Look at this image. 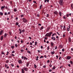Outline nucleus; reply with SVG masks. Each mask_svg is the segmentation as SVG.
Returning <instances> with one entry per match:
<instances>
[{"instance_id":"obj_6","label":"nucleus","mask_w":73,"mask_h":73,"mask_svg":"<svg viewBox=\"0 0 73 73\" xmlns=\"http://www.w3.org/2000/svg\"><path fill=\"white\" fill-rule=\"evenodd\" d=\"M5 7V6L4 5L3 6H1V10H3V9H4Z\"/></svg>"},{"instance_id":"obj_18","label":"nucleus","mask_w":73,"mask_h":73,"mask_svg":"<svg viewBox=\"0 0 73 73\" xmlns=\"http://www.w3.org/2000/svg\"><path fill=\"white\" fill-rule=\"evenodd\" d=\"M22 73H24V70L23 69H22Z\"/></svg>"},{"instance_id":"obj_53","label":"nucleus","mask_w":73,"mask_h":73,"mask_svg":"<svg viewBox=\"0 0 73 73\" xmlns=\"http://www.w3.org/2000/svg\"><path fill=\"white\" fill-rule=\"evenodd\" d=\"M49 46H48L47 47V50H49Z\"/></svg>"},{"instance_id":"obj_3","label":"nucleus","mask_w":73,"mask_h":73,"mask_svg":"<svg viewBox=\"0 0 73 73\" xmlns=\"http://www.w3.org/2000/svg\"><path fill=\"white\" fill-rule=\"evenodd\" d=\"M24 23H27L28 21L25 18H23L22 19Z\"/></svg>"},{"instance_id":"obj_19","label":"nucleus","mask_w":73,"mask_h":73,"mask_svg":"<svg viewBox=\"0 0 73 73\" xmlns=\"http://www.w3.org/2000/svg\"><path fill=\"white\" fill-rule=\"evenodd\" d=\"M55 68H56V67H55V66H54L53 67V68H52V70H54L55 69Z\"/></svg>"},{"instance_id":"obj_1","label":"nucleus","mask_w":73,"mask_h":73,"mask_svg":"<svg viewBox=\"0 0 73 73\" xmlns=\"http://www.w3.org/2000/svg\"><path fill=\"white\" fill-rule=\"evenodd\" d=\"M52 34V32H50L49 33H47L45 35L46 37H50L51 35Z\"/></svg>"},{"instance_id":"obj_39","label":"nucleus","mask_w":73,"mask_h":73,"mask_svg":"<svg viewBox=\"0 0 73 73\" xmlns=\"http://www.w3.org/2000/svg\"><path fill=\"white\" fill-rule=\"evenodd\" d=\"M9 33L10 35H11L12 34V33H11V32H9Z\"/></svg>"},{"instance_id":"obj_24","label":"nucleus","mask_w":73,"mask_h":73,"mask_svg":"<svg viewBox=\"0 0 73 73\" xmlns=\"http://www.w3.org/2000/svg\"><path fill=\"white\" fill-rule=\"evenodd\" d=\"M51 44L52 46H53V42H51Z\"/></svg>"},{"instance_id":"obj_25","label":"nucleus","mask_w":73,"mask_h":73,"mask_svg":"<svg viewBox=\"0 0 73 73\" xmlns=\"http://www.w3.org/2000/svg\"><path fill=\"white\" fill-rule=\"evenodd\" d=\"M61 12H59V15L60 16H61Z\"/></svg>"},{"instance_id":"obj_27","label":"nucleus","mask_w":73,"mask_h":73,"mask_svg":"<svg viewBox=\"0 0 73 73\" xmlns=\"http://www.w3.org/2000/svg\"><path fill=\"white\" fill-rule=\"evenodd\" d=\"M70 63L71 65H73V62L72 61H70Z\"/></svg>"},{"instance_id":"obj_20","label":"nucleus","mask_w":73,"mask_h":73,"mask_svg":"<svg viewBox=\"0 0 73 73\" xmlns=\"http://www.w3.org/2000/svg\"><path fill=\"white\" fill-rule=\"evenodd\" d=\"M0 15L1 16H3V13L1 12H0Z\"/></svg>"},{"instance_id":"obj_14","label":"nucleus","mask_w":73,"mask_h":73,"mask_svg":"<svg viewBox=\"0 0 73 73\" xmlns=\"http://www.w3.org/2000/svg\"><path fill=\"white\" fill-rule=\"evenodd\" d=\"M46 1H47V3H48L49 1V0H44V3H46Z\"/></svg>"},{"instance_id":"obj_64","label":"nucleus","mask_w":73,"mask_h":73,"mask_svg":"<svg viewBox=\"0 0 73 73\" xmlns=\"http://www.w3.org/2000/svg\"><path fill=\"white\" fill-rule=\"evenodd\" d=\"M39 16H40V15L38 14L37 15V17H39Z\"/></svg>"},{"instance_id":"obj_13","label":"nucleus","mask_w":73,"mask_h":73,"mask_svg":"<svg viewBox=\"0 0 73 73\" xmlns=\"http://www.w3.org/2000/svg\"><path fill=\"white\" fill-rule=\"evenodd\" d=\"M63 29L64 31H65L66 30V27H65V25L64 26Z\"/></svg>"},{"instance_id":"obj_46","label":"nucleus","mask_w":73,"mask_h":73,"mask_svg":"<svg viewBox=\"0 0 73 73\" xmlns=\"http://www.w3.org/2000/svg\"><path fill=\"white\" fill-rule=\"evenodd\" d=\"M22 32H25V30L23 29V30L22 31Z\"/></svg>"},{"instance_id":"obj_63","label":"nucleus","mask_w":73,"mask_h":73,"mask_svg":"<svg viewBox=\"0 0 73 73\" xmlns=\"http://www.w3.org/2000/svg\"><path fill=\"white\" fill-rule=\"evenodd\" d=\"M5 67H7V64H5Z\"/></svg>"},{"instance_id":"obj_52","label":"nucleus","mask_w":73,"mask_h":73,"mask_svg":"<svg viewBox=\"0 0 73 73\" xmlns=\"http://www.w3.org/2000/svg\"><path fill=\"white\" fill-rule=\"evenodd\" d=\"M9 14H11V13L10 12L8 13L7 15H9Z\"/></svg>"},{"instance_id":"obj_51","label":"nucleus","mask_w":73,"mask_h":73,"mask_svg":"<svg viewBox=\"0 0 73 73\" xmlns=\"http://www.w3.org/2000/svg\"><path fill=\"white\" fill-rule=\"evenodd\" d=\"M11 65L12 66H13V67L14 66V65H13V64H11Z\"/></svg>"},{"instance_id":"obj_42","label":"nucleus","mask_w":73,"mask_h":73,"mask_svg":"<svg viewBox=\"0 0 73 73\" xmlns=\"http://www.w3.org/2000/svg\"><path fill=\"white\" fill-rule=\"evenodd\" d=\"M66 16H67V17H69V14H67Z\"/></svg>"},{"instance_id":"obj_30","label":"nucleus","mask_w":73,"mask_h":73,"mask_svg":"<svg viewBox=\"0 0 73 73\" xmlns=\"http://www.w3.org/2000/svg\"><path fill=\"white\" fill-rule=\"evenodd\" d=\"M1 54H4V55H5V54H4V52H1Z\"/></svg>"},{"instance_id":"obj_31","label":"nucleus","mask_w":73,"mask_h":73,"mask_svg":"<svg viewBox=\"0 0 73 73\" xmlns=\"http://www.w3.org/2000/svg\"><path fill=\"white\" fill-rule=\"evenodd\" d=\"M14 12H17V9H14Z\"/></svg>"},{"instance_id":"obj_16","label":"nucleus","mask_w":73,"mask_h":73,"mask_svg":"<svg viewBox=\"0 0 73 73\" xmlns=\"http://www.w3.org/2000/svg\"><path fill=\"white\" fill-rule=\"evenodd\" d=\"M68 41L69 42H71V38L70 37L68 38Z\"/></svg>"},{"instance_id":"obj_38","label":"nucleus","mask_w":73,"mask_h":73,"mask_svg":"<svg viewBox=\"0 0 73 73\" xmlns=\"http://www.w3.org/2000/svg\"><path fill=\"white\" fill-rule=\"evenodd\" d=\"M44 58V57L42 56H41L40 57V58Z\"/></svg>"},{"instance_id":"obj_17","label":"nucleus","mask_w":73,"mask_h":73,"mask_svg":"<svg viewBox=\"0 0 73 73\" xmlns=\"http://www.w3.org/2000/svg\"><path fill=\"white\" fill-rule=\"evenodd\" d=\"M59 47L60 48H62V45H61V44H60L59 46Z\"/></svg>"},{"instance_id":"obj_23","label":"nucleus","mask_w":73,"mask_h":73,"mask_svg":"<svg viewBox=\"0 0 73 73\" xmlns=\"http://www.w3.org/2000/svg\"><path fill=\"white\" fill-rule=\"evenodd\" d=\"M44 29V28L43 27V26H42L40 28V30H41L42 29Z\"/></svg>"},{"instance_id":"obj_62","label":"nucleus","mask_w":73,"mask_h":73,"mask_svg":"<svg viewBox=\"0 0 73 73\" xmlns=\"http://www.w3.org/2000/svg\"><path fill=\"white\" fill-rule=\"evenodd\" d=\"M49 72H52V70L50 69V70H49Z\"/></svg>"},{"instance_id":"obj_58","label":"nucleus","mask_w":73,"mask_h":73,"mask_svg":"<svg viewBox=\"0 0 73 73\" xmlns=\"http://www.w3.org/2000/svg\"><path fill=\"white\" fill-rule=\"evenodd\" d=\"M46 42L47 44H49V41H47Z\"/></svg>"},{"instance_id":"obj_60","label":"nucleus","mask_w":73,"mask_h":73,"mask_svg":"<svg viewBox=\"0 0 73 73\" xmlns=\"http://www.w3.org/2000/svg\"><path fill=\"white\" fill-rule=\"evenodd\" d=\"M24 56H22L21 57V58H22V59H23V58H24Z\"/></svg>"},{"instance_id":"obj_21","label":"nucleus","mask_w":73,"mask_h":73,"mask_svg":"<svg viewBox=\"0 0 73 73\" xmlns=\"http://www.w3.org/2000/svg\"><path fill=\"white\" fill-rule=\"evenodd\" d=\"M1 40H3V36H2L1 37Z\"/></svg>"},{"instance_id":"obj_22","label":"nucleus","mask_w":73,"mask_h":73,"mask_svg":"<svg viewBox=\"0 0 73 73\" xmlns=\"http://www.w3.org/2000/svg\"><path fill=\"white\" fill-rule=\"evenodd\" d=\"M51 53L52 54H54V51H53L52 52H51Z\"/></svg>"},{"instance_id":"obj_56","label":"nucleus","mask_w":73,"mask_h":73,"mask_svg":"<svg viewBox=\"0 0 73 73\" xmlns=\"http://www.w3.org/2000/svg\"><path fill=\"white\" fill-rule=\"evenodd\" d=\"M38 25L39 26H41V24L39 23L38 24Z\"/></svg>"},{"instance_id":"obj_55","label":"nucleus","mask_w":73,"mask_h":73,"mask_svg":"<svg viewBox=\"0 0 73 73\" xmlns=\"http://www.w3.org/2000/svg\"><path fill=\"white\" fill-rule=\"evenodd\" d=\"M46 17H49V15L48 14H47L46 15Z\"/></svg>"},{"instance_id":"obj_35","label":"nucleus","mask_w":73,"mask_h":73,"mask_svg":"<svg viewBox=\"0 0 73 73\" xmlns=\"http://www.w3.org/2000/svg\"><path fill=\"white\" fill-rule=\"evenodd\" d=\"M50 29V28L49 27H47V30H48V31H49V30Z\"/></svg>"},{"instance_id":"obj_49","label":"nucleus","mask_w":73,"mask_h":73,"mask_svg":"<svg viewBox=\"0 0 73 73\" xmlns=\"http://www.w3.org/2000/svg\"><path fill=\"white\" fill-rule=\"evenodd\" d=\"M63 37H65V34L63 35Z\"/></svg>"},{"instance_id":"obj_61","label":"nucleus","mask_w":73,"mask_h":73,"mask_svg":"<svg viewBox=\"0 0 73 73\" xmlns=\"http://www.w3.org/2000/svg\"><path fill=\"white\" fill-rule=\"evenodd\" d=\"M50 62V61H49V60H48L47 61V63H48V62Z\"/></svg>"},{"instance_id":"obj_12","label":"nucleus","mask_w":73,"mask_h":73,"mask_svg":"<svg viewBox=\"0 0 73 73\" xmlns=\"http://www.w3.org/2000/svg\"><path fill=\"white\" fill-rule=\"evenodd\" d=\"M23 69L25 71H27V70H28V69L27 68H25V67H24Z\"/></svg>"},{"instance_id":"obj_37","label":"nucleus","mask_w":73,"mask_h":73,"mask_svg":"<svg viewBox=\"0 0 73 73\" xmlns=\"http://www.w3.org/2000/svg\"><path fill=\"white\" fill-rule=\"evenodd\" d=\"M11 48L12 49H13L14 48V46H11Z\"/></svg>"},{"instance_id":"obj_2","label":"nucleus","mask_w":73,"mask_h":73,"mask_svg":"<svg viewBox=\"0 0 73 73\" xmlns=\"http://www.w3.org/2000/svg\"><path fill=\"white\" fill-rule=\"evenodd\" d=\"M59 4L61 5H62L64 4L63 0H60L59 1Z\"/></svg>"},{"instance_id":"obj_36","label":"nucleus","mask_w":73,"mask_h":73,"mask_svg":"<svg viewBox=\"0 0 73 73\" xmlns=\"http://www.w3.org/2000/svg\"><path fill=\"white\" fill-rule=\"evenodd\" d=\"M21 17H24V15H22L21 16Z\"/></svg>"},{"instance_id":"obj_4","label":"nucleus","mask_w":73,"mask_h":73,"mask_svg":"<svg viewBox=\"0 0 73 73\" xmlns=\"http://www.w3.org/2000/svg\"><path fill=\"white\" fill-rule=\"evenodd\" d=\"M71 58V56H68L67 57L66 59L67 60H70Z\"/></svg>"},{"instance_id":"obj_5","label":"nucleus","mask_w":73,"mask_h":73,"mask_svg":"<svg viewBox=\"0 0 73 73\" xmlns=\"http://www.w3.org/2000/svg\"><path fill=\"white\" fill-rule=\"evenodd\" d=\"M54 14H55V15H57V16L58 15L57 14H58V13L57 12L55 11L54 12Z\"/></svg>"},{"instance_id":"obj_41","label":"nucleus","mask_w":73,"mask_h":73,"mask_svg":"<svg viewBox=\"0 0 73 73\" xmlns=\"http://www.w3.org/2000/svg\"><path fill=\"white\" fill-rule=\"evenodd\" d=\"M27 52L29 53V54H31V52H30V51H29V50Z\"/></svg>"},{"instance_id":"obj_45","label":"nucleus","mask_w":73,"mask_h":73,"mask_svg":"<svg viewBox=\"0 0 73 73\" xmlns=\"http://www.w3.org/2000/svg\"><path fill=\"white\" fill-rule=\"evenodd\" d=\"M69 28H67V31H69Z\"/></svg>"},{"instance_id":"obj_54","label":"nucleus","mask_w":73,"mask_h":73,"mask_svg":"<svg viewBox=\"0 0 73 73\" xmlns=\"http://www.w3.org/2000/svg\"><path fill=\"white\" fill-rule=\"evenodd\" d=\"M5 15H7V13H5L4 14Z\"/></svg>"},{"instance_id":"obj_44","label":"nucleus","mask_w":73,"mask_h":73,"mask_svg":"<svg viewBox=\"0 0 73 73\" xmlns=\"http://www.w3.org/2000/svg\"><path fill=\"white\" fill-rule=\"evenodd\" d=\"M56 57H57L56 58L57 59H58V55L56 56Z\"/></svg>"},{"instance_id":"obj_8","label":"nucleus","mask_w":73,"mask_h":73,"mask_svg":"<svg viewBox=\"0 0 73 73\" xmlns=\"http://www.w3.org/2000/svg\"><path fill=\"white\" fill-rule=\"evenodd\" d=\"M18 62L19 64H22V60H20L18 61Z\"/></svg>"},{"instance_id":"obj_29","label":"nucleus","mask_w":73,"mask_h":73,"mask_svg":"<svg viewBox=\"0 0 73 73\" xmlns=\"http://www.w3.org/2000/svg\"><path fill=\"white\" fill-rule=\"evenodd\" d=\"M16 25H19V23H18V22H16Z\"/></svg>"},{"instance_id":"obj_32","label":"nucleus","mask_w":73,"mask_h":73,"mask_svg":"<svg viewBox=\"0 0 73 73\" xmlns=\"http://www.w3.org/2000/svg\"><path fill=\"white\" fill-rule=\"evenodd\" d=\"M41 7H42V5H41L40 6V9H41Z\"/></svg>"},{"instance_id":"obj_28","label":"nucleus","mask_w":73,"mask_h":73,"mask_svg":"<svg viewBox=\"0 0 73 73\" xmlns=\"http://www.w3.org/2000/svg\"><path fill=\"white\" fill-rule=\"evenodd\" d=\"M37 42H35V45L36 46V45H37Z\"/></svg>"},{"instance_id":"obj_9","label":"nucleus","mask_w":73,"mask_h":73,"mask_svg":"<svg viewBox=\"0 0 73 73\" xmlns=\"http://www.w3.org/2000/svg\"><path fill=\"white\" fill-rule=\"evenodd\" d=\"M29 62H27V63L26 64V66H27V67H28V66H29Z\"/></svg>"},{"instance_id":"obj_15","label":"nucleus","mask_w":73,"mask_h":73,"mask_svg":"<svg viewBox=\"0 0 73 73\" xmlns=\"http://www.w3.org/2000/svg\"><path fill=\"white\" fill-rule=\"evenodd\" d=\"M24 60H28V58H27L25 56H24Z\"/></svg>"},{"instance_id":"obj_26","label":"nucleus","mask_w":73,"mask_h":73,"mask_svg":"<svg viewBox=\"0 0 73 73\" xmlns=\"http://www.w3.org/2000/svg\"><path fill=\"white\" fill-rule=\"evenodd\" d=\"M34 68L35 69L37 68V66H36V64H34Z\"/></svg>"},{"instance_id":"obj_50","label":"nucleus","mask_w":73,"mask_h":73,"mask_svg":"<svg viewBox=\"0 0 73 73\" xmlns=\"http://www.w3.org/2000/svg\"><path fill=\"white\" fill-rule=\"evenodd\" d=\"M63 19H66V17H65V16L64 17Z\"/></svg>"},{"instance_id":"obj_48","label":"nucleus","mask_w":73,"mask_h":73,"mask_svg":"<svg viewBox=\"0 0 73 73\" xmlns=\"http://www.w3.org/2000/svg\"><path fill=\"white\" fill-rule=\"evenodd\" d=\"M64 48H63L62 50V51L63 52H64Z\"/></svg>"},{"instance_id":"obj_33","label":"nucleus","mask_w":73,"mask_h":73,"mask_svg":"<svg viewBox=\"0 0 73 73\" xmlns=\"http://www.w3.org/2000/svg\"><path fill=\"white\" fill-rule=\"evenodd\" d=\"M33 3H35L36 4H37V3H36V1H33Z\"/></svg>"},{"instance_id":"obj_43","label":"nucleus","mask_w":73,"mask_h":73,"mask_svg":"<svg viewBox=\"0 0 73 73\" xmlns=\"http://www.w3.org/2000/svg\"><path fill=\"white\" fill-rule=\"evenodd\" d=\"M15 47H17V44H16L15 45Z\"/></svg>"},{"instance_id":"obj_57","label":"nucleus","mask_w":73,"mask_h":73,"mask_svg":"<svg viewBox=\"0 0 73 73\" xmlns=\"http://www.w3.org/2000/svg\"><path fill=\"white\" fill-rule=\"evenodd\" d=\"M15 53V51H13L12 52V53Z\"/></svg>"},{"instance_id":"obj_7","label":"nucleus","mask_w":73,"mask_h":73,"mask_svg":"<svg viewBox=\"0 0 73 73\" xmlns=\"http://www.w3.org/2000/svg\"><path fill=\"white\" fill-rule=\"evenodd\" d=\"M7 35H8V34L6 33H5L4 35V37L5 38V37H6V36H7Z\"/></svg>"},{"instance_id":"obj_11","label":"nucleus","mask_w":73,"mask_h":73,"mask_svg":"<svg viewBox=\"0 0 73 73\" xmlns=\"http://www.w3.org/2000/svg\"><path fill=\"white\" fill-rule=\"evenodd\" d=\"M52 40H53L54 41L56 40V38H55V37H52Z\"/></svg>"},{"instance_id":"obj_10","label":"nucleus","mask_w":73,"mask_h":73,"mask_svg":"<svg viewBox=\"0 0 73 73\" xmlns=\"http://www.w3.org/2000/svg\"><path fill=\"white\" fill-rule=\"evenodd\" d=\"M3 30L0 31V35H2V33H3Z\"/></svg>"},{"instance_id":"obj_34","label":"nucleus","mask_w":73,"mask_h":73,"mask_svg":"<svg viewBox=\"0 0 73 73\" xmlns=\"http://www.w3.org/2000/svg\"><path fill=\"white\" fill-rule=\"evenodd\" d=\"M21 52H24V50L23 49L21 50Z\"/></svg>"},{"instance_id":"obj_40","label":"nucleus","mask_w":73,"mask_h":73,"mask_svg":"<svg viewBox=\"0 0 73 73\" xmlns=\"http://www.w3.org/2000/svg\"><path fill=\"white\" fill-rule=\"evenodd\" d=\"M40 48L41 49H43V46H40Z\"/></svg>"},{"instance_id":"obj_47","label":"nucleus","mask_w":73,"mask_h":73,"mask_svg":"<svg viewBox=\"0 0 73 73\" xmlns=\"http://www.w3.org/2000/svg\"><path fill=\"white\" fill-rule=\"evenodd\" d=\"M33 44H32V42H30V45H32Z\"/></svg>"},{"instance_id":"obj_59","label":"nucleus","mask_w":73,"mask_h":73,"mask_svg":"<svg viewBox=\"0 0 73 73\" xmlns=\"http://www.w3.org/2000/svg\"><path fill=\"white\" fill-rule=\"evenodd\" d=\"M21 33H22L21 31H20V32L19 33L20 34H21Z\"/></svg>"}]
</instances>
